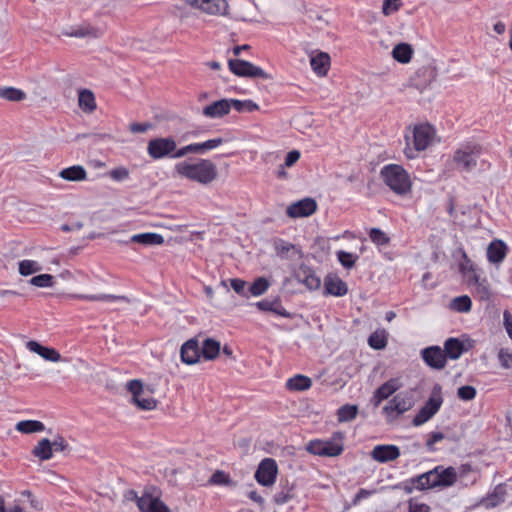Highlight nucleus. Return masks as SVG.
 <instances>
[{
    "label": "nucleus",
    "mask_w": 512,
    "mask_h": 512,
    "mask_svg": "<svg viewBox=\"0 0 512 512\" xmlns=\"http://www.w3.org/2000/svg\"><path fill=\"white\" fill-rule=\"evenodd\" d=\"M404 154L408 159L417 157V152L426 150L435 140V129L430 124L414 126L411 134H406Z\"/></svg>",
    "instance_id": "obj_3"
},
{
    "label": "nucleus",
    "mask_w": 512,
    "mask_h": 512,
    "mask_svg": "<svg viewBox=\"0 0 512 512\" xmlns=\"http://www.w3.org/2000/svg\"><path fill=\"white\" fill-rule=\"evenodd\" d=\"M224 143V140L222 138H214L209 139L202 143H194V153L196 154H203L207 150L215 149L222 145Z\"/></svg>",
    "instance_id": "obj_43"
},
{
    "label": "nucleus",
    "mask_w": 512,
    "mask_h": 512,
    "mask_svg": "<svg viewBox=\"0 0 512 512\" xmlns=\"http://www.w3.org/2000/svg\"><path fill=\"white\" fill-rule=\"evenodd\" d=\"M228 66L230 71L239 77L262 78L265 80L272 79V76L270 74L265 72L262 68L248 61L240 59H230L228 61Z\"/></svg>",
    "instance_id": "obj_8"
},
{
    "label": "nucleus",
    "mask_w": 512,
    "mask_h": 512,
    "mask_svg": "<svg viewBox=\"0 0 512 512\" xmlns=\"http://www.w3.org/2000/svg\"><path fill=\"white\" fill-rule=\"evenodd\" d=\"M402 387L399 378H391L377 388L372 397V403L378 407L383 400L388 399L393 393Z\"/></svg>",
    "instance_id": "obj_15"
},
{
    "label": "nucleus",
    "mask_w": 512,
    "mask_h": 512,
    "mask_svg": "<svg viewBox=\"0 0 512 512\" xmlns=\"http://www.w3.org/2000/svg\"><path fill=\"white\" fill-rule=\"evenodd\" d=\"M44 428V424L37 420H24L16 424V430L24 434L41 432Z\"/></svg>",
    "instance_id": "obj_36"
},
{
    "label": "nucleus",
    "mask_w": 512,
    "mask_h": 512,
    "mask_svg": "<svg viewBox=\"0 0 512 512\" xmlns=\"http://www.w3.org/2000/svg\"><path fill=\"white\" fill-rule=\"evenodd\" d=\"M29 283L39 288L52 287L54 285V276L51 274H40L32 277Z\"/></svg>",
    "instance_id": "obj_48"
},
{
    "label": "nucleus",
    "mask_w": 512,
    "mask_h": 512,
    "mask_svg": "<svg viewBox=\"0 0 512 512\" xmlns=\"http://www.w3.org/2000/svg\"><path fill=\"white\" fill-rule=\"evenodd\" d=\"M255 305L260 311L271 312L285 318L291 317V313L282 306L279 300H262L257 302Z\"/></svg>",
    "instance_id": "obj_25"
},
{
    "label": "nucleus",
    "mask_w": 512,
    "mask_h": 512,
    "mask_svg": "<svg viewBox=\"0 0 512 512\" xmlns=\"http://www.w3.org/2000/svg\"><path fill=\"white\" fill-rule=\"evenodd\" d=\"M462 277L469 287L481 279L476 271V267H473L469 272L463 273Z\"/></svg>",
    "instance_id": "obj_59"
},
{
    "label": "nucleus",
    "mask_w": 512,
    "mask_h": 512,
    "mask_svg": "<svg viewBox=\"0 0 512 512\" xmlns=\"http://www.w3.org/2000/svg\"><path fill=\"white\" fill-rule=\"evenodd\" d=\"M358 406L346 404L337 410V419L339 422H349L356 418Z\"/></svg>",
    "instance_id": "obj_39"
},
{
    "label": "nucleus",
    "mask_w": 512,
    "mask_h": 512,
    "mask_svg": "<svg viewBox=\"0 0 512 512\" xmlns=\"http://www.w3.org/2000/svg\"><path fill=\"white\" fill-rule=\"evenodd\" d=\"M130 241L142 246H158L164 243V237L158 233L147 232L133 235Z\"/></svg>",
    "instance_id": "obj_26"
},
{
    "label": "nucleus",
    "mask_w": 512,
    "mask_h": 512,
    "mask_svg": "<svg viewBox=\"0 0 512 512\" xmlns=\"http://www.w3.org/2000/svg\"><path fill=\"white\" fill-rule=\"evenodd\" d=\"M461 253V261L459 262V271L461 274L465 272H469L473 267H475L474 263L468 258L466 252L464 250H460Z\"/></svg>",
    "instance_id": "obj_55"
},
{
    "label": "nucleus",
    "mask_w": 512,
    "mask_h": 512,
    "mask_svg": "<svg viewBox=\"0 0 512 512\" xmlns=\"http://www.w3.org/2000/svg\"><path fill=\"white\" fill-rule=\"evenodd\" d=\"M322 449H323V440H312L308 443V445L306 447V450L309 453H311L313 455H318V456H321Z\"/></svg>",
    "instance_id": "obj_57"
},
{
    "label": "nucleus",
    "mask_w": 512,
    "mask_h": 512,
    "mask_svg": "<svg viewBox=\"0 0 512 512\" xmlns=\"http://www.w3.org/2000/svg\"><path fill=\"white\" fill-rule=\"evenodd\" d=\"M269 287L270 282L264 277H259L255 279V281L251 284L249 292L253 296H261L268 290Z\"/></svg>",
    "instance_id": "obj_46"
},
{
    "label": "nucleus",
    "mask_w": 512,
    "mask_h": 512,
    "mask_svg": "<svg viewBox=\"0 0 512 512\" xmlns=\"http://www.w3.org/2000/svg\"><path fill=\"white\" fill-rule=\"evenodd\" d=\"M400 450L396 445H376L370 455L379 463H387L396 460L400 456Z\"/></svg>",
    "instance_id": "obj_16"
},
{
    "label": "nucleus",
    "mask_w": 512,
    "mask_h": 512,
    "mask_svg": "<svg viewBox=\"0 0 512 512\" xmlns=\"http://www.w3.org/2000/svg\"><path fill=\"white\" fill-rule=\"evenodd\" d=\"M27 349L38 354L40 357L50 362H59L62 360L61 354L54 348L41 345L39 342L30 340L26 343Z\"/></svg>",
    "instance_id": "obj_19"
},
{
    "label": "nucleus",
    "mask_w": 512,
    "mask_h": 512,
    "mask_svg": "<svg viewBox=\"0 0 512 512\" xmlns=\"http://www.w3.org/2000/svg\"><path fill=\"white\" fill-rule=\"evenodd\" d=\"M175 173L201 185H209L218 177L217 166L209 159L182 161L175 165Z\"/></svg>",
    "instance_id": "obj_1"
},
{
    "label": "nucleus",
    "mask_w": 512,
    "mask_h": 512,
    "mask_svg": "<svg viewBox=\"0 0 512 512\" xmlns=\"http://www.w3.org/2000/svg\"><path fill=\"white\" fill-rule=\"evenodd\" d=\"M230 283H231L232 289L236 293H238L240 295H245L246 282L244 280L235 278V279H231Z\"/></svg>",
    "instance_id": "obj_63"
},
{
    "label": "nucleus",
    "mask_w": 512,
    "mask_h": 512,
    "mask_svg": "<svg viewBox=\"0 0 512 512\" xmlns=\"http://www.w3.org/2000/svg\"><path fill=\"white\" fill-rule=\"evenodd\" d=\"M78 106L86 114H92L96 110V98L90 89L78 90Z\"/></svg>",
    "instance_id": "obj_24"
},
{
    "label": "nucleus",
    "mask_w": 512,
    "mask_h": 512,
    "mask_svg": "<svg viewBox=\"0 0 512 512\" xmlns=\"http://www.w3.org/2000/svg\"><path fill=\"white\" fill-rule=\"evenodd\" d=\"M481 151L479 145L463 146L454 152L453 162L462 171L470 172L477 166V159Z\"/></svg>",
    "instance_id": "obj_7"
},
{
    "label": "nucleus",
    "mask_w": 512,
    "mask_h": 512,
    "mask_svg": "<svg viewBox=\"0 0 512 512\" xmlns=\"http://www.w3.org/2000/svg\"><path fill=\"white\" fill-rule=\"evenodd\" d=\"M325 290L334 296H343L347 293V285L338 277H328L325 280Z\"/></svg>",
    "instance_id": "obj_29"
},
{
    "label": "nucleus",
    "mask_w": 512,
    "mask_h": 512,
    "mask_svg": "<svg viewBox=\"0 0 512 512\" xmlns=\"http://www.w3.org/2000/svg\"><path fill=\"white\" fill-rule=\"evenodd\" d=\"M369 345L377 350L384 349L387 345V337L385 331H375L368 338Z\"/></svg>",
    "instance_id": "obj_45"
},
{
    "label": "nucleus",
    "mask_w": 512,
    "mask_h": 512,
    "mask_svg": "<svg viewBox=\"0 0 512 512\" xmlns=\"http://www.w3.org/2000/svg\"><path fill=\"white\" fill-rule=\"evenodd\" d=\"M295 278L310 290H316L321 285L320 278L307 266H300L295 273Z\"/></svg>",
    "instance_id": "obj_20"
},
{
    "label": "nucleus",
    "mask_w": 512,
    "mask_h": 512,
    "mask_svg": "<svg viewBox=\"0 0 512 512\" xmlns=\"http://www.w3.org/2000/svg\"><path fill=\"white\" fill-rule=\"evenodd\" d=\"M462 277L469 287L481 279L476 271V267H473L469 272L463 273Z\"/></svg>",
    "instance_id": "obj_58"
},
{
    "label": "nucleus",
    "mask_w": 512,
    "mask_h": 512,
    "mask_svg": "<svg viewBox=\"0 0 512 512\" xmlns=\"http://www.w3.org/2000/svg\"><path fill=\"white\" fill-rule=\"evenodd\" d=\"M457 472L454 467L436 466L434 469L423 473L413 479V483L419 490L432 488H447L457 481Z\"/></svg>",
    "instance_id": "obj_2"
},
{
    "label": "nucleus",
    "mask_w": 512,
    "mask_h": 512,
    "mask_svg": "<svg viewBox=\"0 0 512 512\" xmlns=\"http://www.w3.org/2000/svg\"><path fill=\"white\" fill-rule=\"evenodd\" d=\"M401 7V0H383L382 13L390 16L397 12Z\"/></svg>",
    "instance_id": "obj_51"
},
{
    "label": "nucleus",
    "mask_w": 512,
    "mask_h": 512,
    "mask_svg": "<svg viewBox=\"0 0 512 512\" xmlns=\"http://www.w3.org/2000/svg\"><path fill=\"white\" fill-rule=\"evenodd\" d=\"M457 395L461 400L470 401L476 396V389L473 386H461L458 388Z\"/></svg>",
    "instance_id": "obj_53"
},
{
    "label": "nucleus",
    "mask_w": 512,
    "mask_h": 512,
    "mask_svg": "<svg viewBox=\"0 0 512 512\" xmlns=\"http://www.w3.org/2000/svg\"><path fill=\"white\" fill-rule=\"evenodd\" d=\"M472 302L469 296L463 295L454 298L451 301V309L457 312H469L471 310Z\"/></svg>",
    "instance_id": "obj_42"
},
{
    "label": "nucleus",
    "mask_w": 512,
    "mask_h": 512,
    "mask_svg": "<svg viewBox=\"0 0 512 512\" xmlns=\"http://www.w3.org/2000/svg\"><path fill=\"white\" fill-rule=\"evenodd\" d=\"M498 360L504 369L512 368V352L508 349L501 348L498 352Z\"/></svg>",
    "instance_id": "obj_52"
},
{
    "label": "nucleus",
    "mask_w": 512,
    "mask_h": 512,
    "mask_svg": "<svg viewBox=\"0 0 512 512\" xmlns=\"http://www.w3.org/2000/svg\"><path fill=\"white\" fill-rule=\"evenodd\" d=\"M343 445L340 440L323 441V449L321 456L335 457L341 454Z\"/></svg>",
    "instance_id": "obj_38"
},
{
    "label": "nucleus",
    "mask_w": 512,
    "mask_h": 512,
    "mask_svg": "<svg viewBox=\"0 0 512 512\" xmlns=\"http://www.w3.org/2000/svg\"><path fill=\"white\" fill-rule=\"evenodd\" d=\"M176 142L173 138H155L148 142L147 152L153 159H161L171 156L176 150Z\"/></svg>",
    "instance_id": "obj_11"
},
{
    "label": "nucleus",
    "mask_w": 512,
    "mask_h": 512,
    "mask_svg": "<svg viewBox=\"0 0 512 512\" xmlns=\"http://www.w3.org/2000/svg\"><path fill=\"white\" fill-rule=\"evenodd\" d=\"M409 512H430V507L424 503L409 501Z\"/></svg>",
    "instance_id": "obj_64"
},
{
    "label": "nucleus",
    "mask_w": 512,
    "mask_h": 512,
    "mask_svg": "<svg viewBox=\"0 0 512 512\" xmlns=\"http://www.w3.org/2000/svg\"><path fill=\"white\" fill-rule=\"evenodd\" d=\"M413 54L412 46L408 43H399L392 50L393 58L400 63H408Z\"/></svg>",
    "instance_id": "obj_32"
},
{
    "label": "nucleus",
    "mask_w": 512,
    "mask_h": 512,
    "mask_svg": "<svg viewBox=\"0 0 512 512\" xmlns=\"http://www.w3.org/2000/svg\"><path fill=\"white\" fill-rule=\"evenodd\" d=\"M299 158L300 152L298 150H292L286 155L283 166L291 167L299 160Z\"/></svg>",
    "instance_id": "obj_62"
},
{
    "label": "nucleus",
    "mask_w": 512,
    "mask_h": 512,
    "mask_svg": "<svg viewBox=\"0 0 512 512\" xmlns=\"http://www.w3.org/2000/svg\"><path fill=\"white\" fill-rule=\"evenodd\" d=\"M221 345L220 342L212 339L206 338L203 340L201 350V355L205 360H214L218 357L220 353Z\"/></svg>",
    "instance_id": "obj_28"
},
{
    "label": "nucleus",
    "mask_w": 512,
    "mask_h": 512,
    "mask_svg": "<svg viewBox=\"0 0 512 512\" xmlns=\"http://www.w3.org/2000/svg\"><path fill=\"white\" fill-rule=\"evenodd\" d=\"M181 360L188 365H193L200 360L201 350L198 340L189 339L186 341L180 350Z\"/></svg>",
    "instance_id": "obj_18"
},
{
    "label": "nucleus",
    "mask_w": 512,
    "mask_h": 512,
    "mask_svg": "<svg viewBox=\"0 0 512 512\" xmlns=\"http://www.w3.org/2000/svg\"><path fill=\"white\" fill-rule=\"evenodd\" d=\"M370 239L377 245L383 246L389 243V237L380 229L372 228L369 232Z\"/></svg>",
    "instance_id": "obj_50"
},
{
    "label": "nucleus",
    "mask_w": 512,
    "mask_h": 512,
    "mask_svg": "<svg viewBox=\"0 0 512 512\" xmlns=\"http://www.w3.org/2000/svg\"><path fill=\"white\" fill-rule=\"evenodd\" d=\"M0 97L8 101L17 102L24 100L26 94L20 89L14 87H6L0 88Z\"/></svg>",
    "instance_id": "obj_41"
},
{
    "label": "nucleus",
    "mask_w": 512,
    "mask_h": 512,
    "mask_svg": "<svg viewBox=\"0 0 512 512\" xmlns=\"http://www.w3.org/2000/svg\"><path fill=\"white\" fill-rule=\"evenodd\" d=\"M317 203L312 198H304L288 206L286 213L291 218L308 217L315 213Z\"/></svg>",
    "instance_id": "obj_14"
},
{
    "label": "nucleus",
    "mask_w": 512,
    "mask_h": 512,
    "mask_svg": "<svg viewBox=\"0 0 512 512\" xmlns=\"http://www.w3.org/2000/svg\"><path fill=\"white\" fill-rule=\"evenodd\" d=\"M384 183L396 194L406 195L411 191L412 182L406 170L397 164H389L381 169Z\"/></svg>",
    "instance_id": "obj_4"
},
{
    "label": "nucleus",
    "mask_w": 512,
    "mask_h": 512,
    "mask_svg": "<svg viewBox=\"0 0 512 512\" xmlns=\"http://www.w3.org/2000/svg\"><path fill=\"white\" fill-rule=\"evenodd\" d=\"M191 7L209 15H223L227 10L225 0H185Z\"/></svg>",
    "instance_id": "obj_13"
},
{
    "label": "nucleus",
    "mask_w": 512,
    "mask_h": 512,
    "mask_svg": "<svg viewBox=\"0 0 512 512\" xmlns=\"http://www.w3.org/2000/svg\"><path fill=\"white\" fill-rule=\"evenodd\" d=\"M71 35L74 37L98 38L102 35V31L99 28L86 25L78 27Z\"/></svg>",
    "instance_id": "obj_44"
},
{
    "label": "nucleus",
    "mask_w": 512,
    "mask_h": 512,
    "mask_svg": "<svg viewBox=\"0 0 512 512\" xmlns=\"http://www.w3.org/2000/svg\"><path fill=\"white\" fill-rule=\"evenodd\" d=\"M126 389L131 394V403L138 409L143 411L156 409L157 400L153 398L152 391L144 387L140 380H130L126 384Z\"/></svg>",
    "instance_id": "obj_6"
},
{
    "label": "nucleus",
    "mask_w": 512,
    "mask_h": 512,
    "mask_svg": "<svg viewBox=\"0 0 512 512\" xmlns=\"http://www.w3.org/2000/svg\"><path fill=\"white\" fill-rule=\"evenodd\" d=\"M42 270V266L38 261L24 259L18 263V272L21 276H29L40 272Z\"/></svg>",
    "instance_id": "obj_35"
},
{
    "label": "nucleus",
    "mask_w": 512,
    "mask_h": 512,
    "mask_svg": "<svg viewBox=\"0 0 512 512\" xmlns=\"http://www.w3.org/2000/svg\"><path fill=\"white\" fill-rule=\"evenodd\" d=\"M138 509L141 512H171L169 507L160 499L156 488L146 489L138 501Z\"/></svg>",
    "instance_id": "obj_10"
},
{
    "label": "nucleus",
    "mask_w": 512,
    "mask_h": 512,
    "mask_svg": "<svg viewBox=\"0 0 512 512\" xmlns=\"http://www.w3.org/2000/svg\"><path fill=\"white\" fill-rule=\"evenodd\" d=\"M59 176L66 181H84L87 179V172L81 165H74L59 172Z\"/></svg>",
    "instance_id": "obj_27"
},
{
    "label": "nucleus",
    "mask_w": 512,
    "mask_h": 512,
    "mask_svg": "<svg viewBox=\"0 0 512 512\" xmlns=\"http://www.w3.org/2000/svg\"><path fill=\"white\" fill-rule=\"evenodd\" d=\"M508 247L502 240H493L487 248V258L492 264H500L507 255Z\"/></svg>",
    "instance_id": "obj_21"
},
{
    "label": "nucleus",
    "mask_w": 512,
    "mask_h": 512,
    "mask_svg": "<svg viewBox=\"0 0 512 512\" xmlns=\"http://www.w3.org/2000/svg\"><path fill=\"white\" fill-rule=\"evenodd\" d=\"M330 56L326 52H318L311 55L310 65L312 70L320 77L326 76L330 69Z\"/></svg>",
    "instance_id": "obj_22"
},
{
    "label": "nucleus",
    "mask_w": 512,
    "mask_h": 512,
    "mask_svg": "<svg viewBox=\"0 0 512 512\" xmlns=\"http://www.w3.org/2000/svg\"><path fill=\"white\" fill-rule=\"evenodd\" d=\"M311 385V379L304 375H296L286 382L287 389L291 391H304L309 389Z\"/></svg>",
    "instance_id": "obj_34"
},
{
    "label": "nucleus",
    "mask_w": 512,
    "mask_h": 512,
    "mask_svg": "<svg viewBox=\"0 0 512 512\" xmlns=\"http://www.w3.org/2000/svg\"><path fill=\"white\" fill-rule=\"evenodd\" d=\"M152 124L149 123V122H144V123H131L129 125V130L130 132L132 133H145L147 132L149 129L152 128Z\"/></svg>",
    "instance_id": "obj_60"
},
{
    "label": "nucleus",
    "mask_w": 512,
    "mask_h": 512,
    "mask_svg": "<svg viewBox=\"0 0 512 512\" xmlns=\"http://www.w3.org/2000/svg\"><path fill=\"white\" fill-rule=\"evenodd\" d=\"M32 453L40 460H49L53 456L51 441L47 438L41 439L33 448Z\"/></svg>",
    "instance_id": "obj_33"
},
{
    "label": "nucleus",
    "mask_w": 512,
    "mask_h": 512,
    "mask_svg": "<svg viewBox=\"0 0 512 512\" xmlns=\"http://www.w3.org/2000/svg\"><path fill=\"white\" fill-rule=\"evenodd\" d=\"M79 299L88 300V301H104L109 303L116 302H129V299L126 296H116L110 294H99V295H77Z\"/></svg>",
    "instance_id": "obj_37"
},
{
    "label": "nucleus",
    "mask_w": 512,
    "mask_h": 512,
    "mask_svg": "<svg viewBox=\"0 0 512 512\" xmlns=\"http://www.w3.org/2000/svg\"><path fill=\"white\" fill-rule=\"evenodd\" d=\"M472 292L480 301H489L492 296L490 284L486 278H481L472 286Z\"/></svg>",
    "instance_id": "obj_30"
},
{
    "label": "nucleus",
    "mask_w": 512,
    "mask_h": 512,
    "mask_svg": "<svg viewBox=\"0 0 512 512\" xmlns=\"http://www.w3.org/2000/svg\"><path fill=\"white\" fill-rule=\"evenodd\" d=\"M295 497L294 487L293 486H285L280 491L276 492L273 501L277 505H284L291 501Z\"/></svg>",
    "instance_id": "obj_40"
},
{
    "label": "nucleus",
    "mask_w": 512,
    "mask_h": 512,
    "mask_svg": "<svg viewBox=\"0 0 512 512\" xmlns=\"http://www.w3.org/2000/svg\"><path fill=\"white\" fill-rule=\"evenodd\" d=\"M424 361L434 369H442L446 364V356L444 351L438 346L425 348L422 351Z\"/></svg>",
    "instance_id": "obj_17"
},
{
    "label": "nucleus",
    "mask_w": 512,
    "mask_h": 512,
    "mask_svg": "<svg viewBox=\"0 0 512 512\" xmlns=\"http://www.w3.org/2000/svg\"><path fill=\"white\" fill-rule=\"evenodd\" d=\"M52 444V450L55 451H65L68 449L69 445L67 441L64 439V437L58 435L54 438V440L51 442Z\"/></svg>",
    "instance_id": "obj_61"
},
{
    "label": "nucleus",
    "mask_w": 512,
    "mask_h": 512,
    "mask_svg": "<svg viewBox=\"0 0 512 512\" xmlns=\"http://www.w3.org/2000/svg\"><path fill=\"white\" fill-rule=\"evenodd\" d=\"M209 482L214 485H230L231 484V480H230L229 476L225 472L220 471V470H217L216 472L213 473Z\"/></svg>",
    "instance_id": "obj_54"
},
{
    "label": "nucleus",
    "mask_w": 512,
    "mask_h": 512,
    "mask_svg": "<svg viewBox=\"0 0 512 512\" xmlns=\"http://www.w3.org/2000/svg\"><path fill=\"white\" fill-rule=\"evenodd\" d=\"M231 110V102L228 99H221L207 105L203 109V114L209 118H220L228 114Z\"/></svg>",
    "instance_id": "obj_23"
},
{
    "label": "nucleus",
    "mask_w": 512,
    "mask_h": 512,
    "mask_svg": "<svg viewBox=\"0 0 512 512\" xmlns=\"http://www.w3.org/2000/svg\"><path fill=\"white\" fill-rule=\"evenodd\" d=\"M337 258L343 267L350 269L354 267L358 256L343 250L337 252Z\"/></svg>",
    "instance_id": "obj_49"
},
{
    "label": "nucleus",
    "mask_w": 512,
    "mask_h": 512,
    "mask_svg": "<svg viewBox=\"0 0 512 512\" xmlns=\"http://www.w3.org/2000/svg\"><path fill=\"white\" fill-rule=\"evenodd\" d=\"M277 473L278 466L276 461L272 458H265L260 462L255 472V479L259 484L270 487L275 483Z\"/></svg>",
    "instance_id": "obj_12"
},
{
    "label": "nucleus",
    "mask_w": 512,
    "mask_h": 512,
    "mask_svg": "<svg viewBox=\"0 0 512 512\" xmlns=\"http://www.w3.org/2000/svg\"><path fill=\"white\" fill-rule=\"evenodd\" d=\"M441 388L434 387L432 394L426 404L419 410L412 423L414 426H420L431 419L442 405Z\"/></svg>",
    "instance_id": "obj_9"
},
{
    "label": "nucleus",
    "mask_w": 512,
    "mask_h": 512,
    "mask_svg": "<svg viewBox=\"0 0 512 512\" xmlns=\"http://www.w3.org/2000/svg\"><path fill=\"white\" fill-rule=\"evenodd\" d=\"M110 177L115 181H122L129 177V170L125 167H117L110 171Z\"/></svg>",
    "instance_id": "obj_56"
},
{
    "label": "nucleus",
    "mask_w": 512,
    "mask_h": 512,
    "mask_svg": "<svg viewBox=\"0 0 512 512\" xmlns=\"http://www.w3.org/2000/svg\"><path fill=\"white\" fill-rule=\"evenodd\" d=\"M415 405L413 391H404L395 395L382 408L387 423H394L401 415L411 410Z\"/></svg>",
    "instance_id": "obj_5"
},
{
    "label": "nucleus",
    "mask_w": 512,
    "mask_h": 512,
    "mask_svg": "<svg viewBox=\"0 0 512 512\" xmlns=\"http://www.w3.org/2000/svg\"><path fill=\"white\" fill-rule=\"evenodd\" d=\"M443 351L445 353V356H448L450 359L456 360L462 355L464 351V345L460 340L456 338H449L448 340H446L444 344Z\"/></svg>",
    "instance_id": "obj_31"
},
{
    "label": "nucleus",
    "mask_w": 512,
    "mask_h": 512,
    "mask_svg": "<svg viewBox=\"0 0 512 512\" xmlns=\"http://www.w3.org/2000/svg\"><path fill=\"white\" fill-rule=\"evenodd\" d=\"M231 107H234L238 112H252L259 109V106L252 100H236L231 99Z\"/></svg>",
    "instance_id": "obj_47"
}]
</instances>
